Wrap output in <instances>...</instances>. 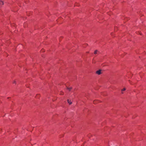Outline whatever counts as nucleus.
Here are the masks:
<instances>
[{"instance_id": "1", "label": "nucleus", "mask_w": 146, "mask_h": 146, "mask_svg": "<svg viewBox=\"0 0 146 146\" xmlns=\"http://www.w3.org/2000/svg\"><path fill=\"white\" fill-rule=\"evenodd\" d=\"M102 70H100L96 71V73L98 75H100L101 74Z\"/></svg>"}, {"instance_id": "2", "label": "nucleus", "mask_w": 146, "mask_h": 146, "mask_svg": "<svg viewBox=\"0 0 146 146\" xmlns=\"http://www.w3.org/2000/svg\"><path fill=\"white\" fill-rule=\"evenodd\" d=\"M126 90V88H124L123 89L121 90V93L123 94V92L125 91Z\"/></svg>"}, {"instance_id": "3", "label": "nucleus", "mask_w": 146, "mask_h": 146, "mask_svg": "<svg viewBox=\"0 0 146 146\" xmlns=\"http://www.w3.org/2000/svg\"><path fill=\"white\" fill-rule=\"evenodd\" d=\"M67 102L70 105L72 104V102H71V101L69 100H68Z\"/></svg>"}, {"instance_id": "4", "label": "nucleus", "mask_w": 146, "mask_h": 146, "mask_svg": "<svg viewBox=\"0 0 146 146\" xmlns=\"http://www.w3.org/2000/svg\"><path fill=\"white\" fill-rule=\"evenodd\" d=\"M97 52H98V50H96L94 52V54H96L97 53Z\"/></svg>"}, {"instance_id": "5", "label": "nucleus", "mask_w": 146, "mask_h": 146, "mask_svg": "<svg viewBox=\"0 0 146 146\" xmlns=\"http://www.w3.org/2000/svg\"><path fill=\"white\" fill-rule=\"evenodd\" d=\"M67 89H68L69 90H70L72 89V88L71 87L68 88Z\"/></svg>"}, {"instance_id": "6", "label": "nucleus", "mask_w": 146, "mask_h": 146, "mask_svg": "<svg viewBox=\"0 0 146 146\" xmlns=\"http://www.w3.org/2000/svg\"><path fill=\"white\" fill-rule=\"evenodd\" d=\"M96 100H94V101L93 102L94 104H96Z\"/></svg>"}, {"instance_id": "7", "label": "nucleus", "mask_w": 146, "mask_h": 146, "mask_svg": "<svg viewBox=\"0 0 146 146\" xmlns=\"http://www.w3.org/2000/svg\"><path fill=\"white\" fill-rule=\"evenodd\" d=\"M13 83L16 84V81L15 80L13 81Z\"/></svg>"}]
</instances>
